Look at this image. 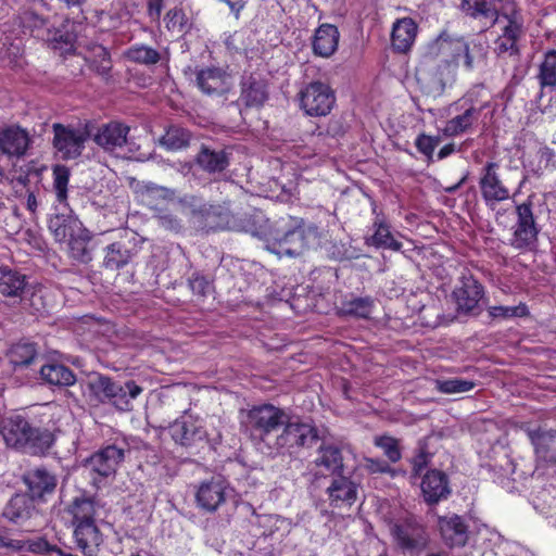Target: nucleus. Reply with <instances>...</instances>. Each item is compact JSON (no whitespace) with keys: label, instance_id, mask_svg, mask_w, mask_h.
I'll return each instance as SVG.
<instances>
[{"label":"nucleus","instance_id":"nucleus-3","mask_svg":"<svg viewBox=\"0 0 556 556\" xmlns=\"http://www.w3.org/2000/svg\"><path fill=\"white\" fill-rule=\"evenodd\" d=\"M241 427L269 454L278 430L286 424V413L271 404L255 405L239 413Z\"/></svg>","mask_w":556,"mask_h":556},{"label":"nucleus","instance_id":"nucleus-26","mask_svg":"<svg viewBox=\"0 0 556 556\" xmlns=\"http://www.w3.org/2000/svg\"><path fill=\"white\" fill-rule=\"evenodd\" d=\"M49 230L53 235L55 241L64 243L74 236L75 232H81L83 224L73 214H55L49 219Z\"/></svg>","mask_w":556,"mask_h":556},{"label":"nucleus","instance_id":"nucleus-36","mask_svg":"<svg viewBox=\"0 0 556 556\" xmlns=\"http://www.w3.org/2000/svg\"><path fill=\"white\" fill-rule=\"evenodd\" d=\"M25 286L24 275L7 267H0V293L5 296H21Z\"/></svg>","mask_w":556,"mask_h":556},{"label":"nucleus","instance_id":"nucleus-35","mask_svg":"<svg viewBox=\"0 0 556 556\" xmlns=\"http://www.w3.org/2000/svg\"><path fill=\"white\" fill-rule=\"evenodd\" d=\"M40 376L46 382L60 387L72 386L76 380L68 367L56 363L43 365L40 368Z\"/></svg>","mask_w":556,"mask_h":556},{"label":"nucleus","instance_id":"nucleus-64","mask_svg":"<svg viewBox=\"0 0 556 556\" xmlns=\"http://www.w3.org/2000/svg\"><path fill=\"white\" fill-rule=\"evenodd\" d=\"M26 204H27V207H28L29 211H31V212L36 211V208H37V199H36V197L33 193L28 194L27 203Z\"/></svg>","mask_w":556,"mask_h":556},{"label":"nucleus","instance_id":"nucleus-43","mask_svg":"<svg viewBox=\"0 0 556 556\" xmlns=\"http://www.w3.org/2000/svg\"><path fill=\"white\" fill-rule=\"evenodd\" d=\"M131 257L128 249L115 242L106 247L103 264L109 269H118L128 264Z\"/></svg>","mask_w":556,"mask_h":556},{"label":"nucleus","instance_id":"nucleus-25","mask_svg":"<svg viewBox=\"0 0 556 556\" xmlns=\"http://www.w3.org/2000/svg\"><path fill=\"white\" fill-rule=\"evenodd\" d=\"M115 390V381L110 377L93 374L88 378L85 394L91 404L99 405L108 403V400L112 396V392Z\"/></svg>","mask_w":556,"mask_h":556},{"label":"nucleus","instance_id":"nucleus-57","mask_svg":"<svg viewBox=\"0 0 556 556\" xmlns=\"http://www.w3.org/2000/svg\"><path fill=\"white\" fill-rule=\"evenodd\" d=\"M190 288L194 294L205 296L211 292L212 286L204 277L195 276L190 280Z\"/></svg>","mask_w":556,"mask_h":556},{"label":"nucleus","instance_id":"nucleus-53","mask_svg":"<svg viewBox=\"0 0 556 556\" xmlns=\"http://www.w3.org/2000/svg\"><path fill=\"white\" fill-rule=\"evenodd\" d=\"M165 24L167 29L181 33L186 24V16L182 10H169L165 17Z\"/></svg>","mask_w":556,"mask_h":556},{"label":"nucleus","instance_id":"nucleus-42","mask_svg":"<svg viewBox=\"0 0 556 556\" xmlns=\"http://www.w3.org/2000/svg\"><path fill=\"white\" fill-rule=\"evenodd\" d=\"M242 101L249 106H260L267 99V92L263 81L250 78L243 84Z\"/></svg>","mask_w":556,"mask_h":556},{"label":"nucleus","instance_id":"nucleus-45","mask_svg":"<svg viewBox=\"0 0 556 556\" xmlns=\"http://www.w3.org/2000/svg\"><path fill=\"white\" fill-rule=\"evenodd\" d=\"M316 464L324 466L328 471L336 472L343 466L340 450L333 445L321 446Z\"/></svg>","mask_w":556,"mask_h":556},{"label":"nucleus","instance_id":"nucleus-31","mask_svg":"<svg viewBox=\"0 0 556 556\" xmlns=\"http://www.w3.org/2000/svg\"><path fill=\"white\" fill-rule=\"evenodd\" d=\"M462 10L469 16L493 23L502 12L495 4V0H462Z\"/></svg>","mask_w":556,"mask_h":556},{"label":"nucleus","instance_id":"nucleus-62","mask_svg":"<svg viewBox=\"0 0 556 556\" xmlns=\"http://www.w3.org/2000/svg\"><path fill=\"white\" fill-rule=\"evenodd\" d=\"M426 464V457L424 455H419L415 458L414 460V469H415V472L418 473L422 466Z\"/></svg>","mask_w":556,"mask_h":556},{"label":"nucleus","instance_id":"nucleus-2","mask_svg":"<svg viewBox=\"0 0 556 556\" xmlns=\"http://www.w3.org/2000/svg\"><path fill=\"white\" fill-rule=\"evenodd\" d=\"M439 60L431 73L419 79L425 91L432 96H441L446 87H451L456 78L458 60L464 58L466 68L472 70L484 61L486 47L482 42L467 43L463 39L440 37L431 48Z\"/></svg>","mask_w":556,"mask_h":556},{"label":"nucleus","instance_id":"nucleus-49","mask_svg":"<svg viewBox=\"0 0 556 556\" xmlns=\"http://www.w3.org/2000/svg\"><path fill=\"white\" fill-rule=\"evenodd\" d=\"M435 383L437 389L445 394L468 392L475 387V383L472 381L460 378L437 380Z\"/></svg>","mask_w":556,"mask_h":556},{"label":"nucleus","instance_id":"nucleus-32","mask_svg":"<svg viewBox=\"0 0 556 556\" xmlns=\"http://www.w3.org/2000/svg\"><path fill=\"white\" fill-rule=\"evenodd\" d=\"M529 437L539 458L556 463V431H531Z\"/></svg>","mask_w":556,"mask_h":556},{"label":"nucleus","instance_id":"nucleus-27","mask_svg":"<svg viewBox=\"0 0 556 556\" xmlns=\"http://www.w3.org/2000/svg\"><path fill=\"white\" fill-rule=\"evenodd\" d=\"M416 35V23L409 17L400 18L393 24L391 34L392 47L399 52H406L412 48Z\"/></svg>","mask_w":556,"mask_h":556},{"label":"nucleus","instance_id":"nucleus-46","mask_svg":"<svg viewBox=\"0 0 556 556\" xmlns=\"http://www.w3.org/2000/svg\"><path fill=\"white\" fill-rule=\"evenodd\" d=\"M374 302L370 299H354L342 304L340 312L346 316L368 318L372 312Z\"/></svg>","mask_w":556,"mask_h":556},{"label":"nucleus","instance_id":"nucleus-48","mask_svg":"<svg viewBox=\"0 0 556 556\" xmlns=\"http://www.w3.org/2000/svg\"><path fill=\"white\" fill-rule=\"evenodd\" d=\"M190 134L179 127H170L162 137L161 143L168 150H180L189 144Z\"/></svg>","mask_w":556,"mask_h":556},{"label":"nucleus","instance_id":"nucleus-17","mask_svg":"<svg viewBox=\"0 0 556 556\" xmlns=\"http://www.w3.org/2000/svg\"><path fill=\"white\" fill-rule=\"evenodd\" d=\"M438 528L443 542L450 547L464 546L468 541V526L458 515L439 517Z\"/></svg>","mask_w":556,"mask_h":556},{"label":"nucleus","instance_id":"nucleus-8","mask_svg":"<svg viewBox=\"0 0 556 556\" xmlns=\"http://www.w3.org/2000/svg\"><path fill=\"white\" fill-rule=\"evenodd\" d=\"M489 106L488 102L479 105L464 98L450 106L451 113H456L441 129L446 137H455L467 131L480 117L481 112Z\"/></svg>","mask_w":556,"mask_h":556},{"label":"nucleus","instance_id":"nucleus-37","mask_svg":"<svg viewBox=\"0 0 556 556\" xmlns=\"http://www.w3.org/2000/svg\"><path fill=\"white\" fill-rule=\"evenodd\" d=\"M536 78L542 89L556 88V49L544 52L539 64Z\"/></svg>","mask_w":556,"mask_h":556},{"label":"nucleus","instance_id":"nucleus-63","mask_svg":"<svg viewBox=\"0 0 556 556\" xmlns=\"http://www.w3.org/2000/svg\"><path fill=\"white\" fill-rule=\"evenodd\" d=\"M227 5L229 7V9L231 10V12L235 13L236 17L238 18L239 17V13L240 11L242 10L243 8V4H240L238 2H232V1H228L227 2Z\"/></svg>","mask_w":556,"mask_h":556},{"label":"nucleus","instance_id":"nucleus-15","mask_svg":"<svg viewBox=\"0 0 556 556\" xmlns=\"http://www.w3.org/2000/svg\"><path fill=\"white\" fill-rule=\"evenodd\" d=\"M496 169L497 165L495 163H488L480 179L481 194L490 207L509 198V190L500 180Z\"/></svg>","mask_w":556,"mask_h":556},{"label":"nucleus","instance_id":"nucleus-58","mask_svg":"<svg viewBox=\"0 0 556 556\" xmlns=\"http://www.w3.org/2000/svg\"><path fill=\"white\" fill-rule=\"evenodd\" d=\"M163 9V0H148L149 15L152 18H160Z\"/></svg>","mask_w":556,"mask_h":556},{"label":"nucleus","instance_id":"nucleus-51","mask_svg":"<svg viewBox=\"0 0 556 556\" xmlns=\"http://www.w3.org/2000/svg\"><path fill=\"white\" fill-rule=\"evenodd\" d=\"M129 60L142 64H155L160 60V54L154 49L147 46H138L127 51Z\"/></svg>","mask_w":556,"mask_h":556},{"label":"nucleus","instance_id":"nucleus-24","mask_svg":"<svg viewBox=\"0 0 556 556\" xmlns=\"http://www.w3.org/2000/svg\"><path fill=\"white\" fill-rule=\"evenodd\" d=\"M74 538L77 547L86 556H96L102 543V535L93 523H77L74 529Z\"/></svg>","mask_w":556,"mask_h":556},{"label":"nucleus","instance_id":"nucleus-52","mask_svg":"<svg viewBox=\"0 0 556 556\" xmlns=\"http://www.w3.org/2000/svg\"><path fill=\"white\" fill-rule=\"evenodd\" d=\"M375 444L380 447L390 462L396 463L401 459V451L396 439L388 435L377 437Z\"/></svg>","mask_w":556,"mask_h":556},{"label":"nucleus","instance_id":"nucleus-23","mask_svg":"<svg viewBox=\"0 0 556 556\" xmlns=\"http://www.w3.org/2000/svg\"><path fill=\"white\" fill-rule=\"evenodd\" d=\"M454 298L460 311L470 312L478 305L483 294L482 286L472 277H464L462 285L454 292Z\"/></svg>","mask_w":556,"mask_h":556},{"label":"nucleus","instance_id":"nucleus-28","mask_svg":"<svg viewBox=\"0 0 556 556\" xmlns=\"http://www.w3.org/2000/svg\"><path fill=\"white\" fill-rule=\"evenodd\" d=\"M24 480L31 497L41 498L46 494L52 493L56 486V478L42 468L29 471Z\"/></svg>","mask_w":556,"mask_h":556},{"label":"nucleus","instance_id":"nucleus-38","mask_svg":"<svg viewBox=\"0 0 556 556\" xmlns=\"http://www.w3.org/2000/svg\"><path fill=\"white\" fill-rule=\"evenodd\" d=\"M74 526L77 523H93L98 514L97 503L89 497H77L70 507Z\"/></svg>","mask_w":556,"mask_h":556},{"label":"nucleus","instance_id":"nucleus-22","mask_svg":"<svg viewBox=\"0 0 556 556\" xmlns=\"http://www.w3.org/2000/svg\"><path fill=\"white\" fill-rule=\"evenodd\" d=\"M339 30L332 24H321L315 31L313 51L321 58H330L338 49Z\"/></svg>","mask_w":556,"mask_h":556},{"label":"nucleus","instance_id":"nucleus-50","mask_svg":"<svg viewBox=\"0 0 556 556\" xmlns=\"http://www.w3.org/2000/svg\"><path fill=\"white\" fill-rule=\"evenodd\" d=\"M70 180V170L67 167L56 165L53 168V187L55 190L56 198L60 202H64L67 199V185Z\"/></svg>","mask_w":556,"mask_h":556},{"label":"nucleus","instance_id":"nucleus-54","mask_svg":"<svg viewBox=\"0 0 556 556\" xmlns=\"http://www.w3.org/2000/svg\"><path fill=\"white\" fill-rule=\"evenodd\" d=\"M439 142V138L427 135H420L416 139V147L420 153L425 154L428 157H431Z\"/></svg>","mask_w":556,"mask_h":556},{"label":"nucleus","instance_id":"nucleus-19","mask_svg":"<svg viewBox=\"0 0 556 556\" xmlns=\"http://www.w3.org/2000/svg\"><path fill=\"white\" fill-rule=\"evenodd\" d=\"M29 143L28 132L18 126L0 130V151L10 159L24 156Z\"/></svg>","mask_w":556,"mask_h":556},{"label":"nucleus","instance_id":"nucleus-39","mask_svg":"<svg viewBox=\"0 0 556 556\" xmlns=\"http://www.w3.org/2000/svg\"><path fill=\"white\" fill-rule=\"evenodd\" d=\"M33 508L31 498L26 495H15L7 505L3 514L9 520L21 522L30 517Z\"/></svg>","mask_w":556,"mask_h":556},{"label":"nucleus","instance_id":"nucleus-14","mask_svg":"<svg viewBox=\"0 0 556 556\" xmlns=\"http://www.w3.org/2000/svg\"><path fill=\"white\" fill-rule=\"evenodd\" d=\"M170 435L181 445H191L206 438L203 421L191 415H184L169 427Z\"/></svg>","mask_w":556,"mask_h":556},{"label":"nucleus","instance_id":"nucleus-12","mask_svg":"<svg viewBox=\"0 0 556 556\" xmlns=\"http://www.w3.org/2000/svg\"><path fill=\"white\" fill-rule=\"evenodd\" d=\"M52 129L53 147L63 160H73L81 154L88 139L86 130L62 124H53Z\"/></svg>","mask_w":556,"mask_h":556},{"label":"nucleus","instance_id":"nucleus-40","mask_svg":"<svg viewBox=\"0 0 556 556\" xmlns=\"http://www.w3.org/2000/svg\"><path fill=\"white\" fill-rule=\"evenodd\" d=\"M90 239V232L83 226L81 232H75L74 236L70 237L63 244L66 245L71 256L74 260L87 262L90 260V255L87 249Z\"/></svg>","mask_w":556,"mask_h":556},{"label":"nucleus","instance_id":"nucleus-33","mask_svg":"<svg viewBox=\"0 0 556 556\" xmlns=\"http://www.w3.org/2000/svg\"><path fill=\"white\" fill-rule=\"evenodd\" d=\"M0 549L5 553L31 552L43 553L49 551V544L43 539L21 541L12 539L7 532H0Z\"/></svg>","mask_w":556,"mask_h":556},{"label":"nucleus","instance_id":"nucleus-16","mask_svg":"<svg viewBox=\"0 0 556 556\" xmlns=\"http://www.w3.org/2000/svg\"><path fill=\"white\" fill-rule=\"evenodd\" d=\"M518 222L514 231L511 244L517 249H525L533 244L536 240L538 230L535 228L531 205L522 203L516 208Z\"/></svg>","mask_w":556,"mask_h":556},{"label":"nucleus","instance_id":"nucleus-29","mask_svg":"<svg viewBox=\"0 0 556 556\" xmlns=\"http://www.w3.org/2000/svg\"><path fill=\"white\" fill-rule=\"evenodd\" d=\"M372 228L374 233L365 239L367 245L392 251L401 250L402 243L394 238L390 226L382 218L377 217L372 224Z\"/></svg>","mask_w":556,"mask_h":556},{"label":"nucleus","instance_id":"nucleus-13","mask_svg":"<svg viewBox=\"0 0 556 556\" xmlns=\"http://www.w3.org/2000/svg\"><path fill=\"white\" fill-rule=\"evenodd\" d=\"M391 534L403 549L415 551L426 544L424 528L415 519L408 518L394 522L390 527Z\"/></svg>","mask_w":556,"mask_h":556},{"label":"nucleus","instance_id":"nucleus-4","mask_svg":"<svg viewBox=\"0 0 556 556\" xmlns=\"http://www.w3.org/2000/svg\"><path fill=\"white\" fill-rule=\"evenodd\" d=\"M0 433L8 446L28 448L31 453L48 448L52 442L49 432L33 429L28 421L18 415L3 418L0 421Z\"/></svg>","mask_w":556,"mask_h":556},{"label":"nucleus","instance_id":"nucleus-7","mask_svg":"<svg viewBox=\"0 0 556 556\" xmlns=\"http://www.w3.org/2000/svg\"><path fill=\"white\" fill-rule=\"evenodd\" d=\"M275 437L269 454H280L292 447L311 446L317 440V431L307 422H288Z\"/></svg>","mask_w":556,"mask_h":556},{"label":"nucleus","instance_id":"nucleus-6","mask_svg":"<svg viewBox=\"0 0 556 556\" xmlns=\"http://www.w3.org/2000/svg\"><path fill=\"white\" fill-rule=\"evenodd\" d=\"M194 496L201 510L214 513L226 502L235 500V490L225 479L214 477L200 483Z\"/></svg>","mask_w":556,"mask_h":556},{"label":"nucleus","instance_id":"nucleus-55","mask_svg":"<svg viewBox=\"0 0 556 556\" xmlns=\"http://www.w3.org/2000/svg\"><path fill=\"white\" fill-rule=\"evenodd\" d=\"M363 466L370 473H390L392 476L395 473V470H393L388 463L381 459L369 457L365 458Z\"/></svg>","mask_w":556,"mask_h":556},{"label":"nucleus","instance_id":"nucleus-1","mask_svg":"<svg viewBox=\"0 0 556 556\" xmlns=\"http://www.w3.org/2000/svg\"><path fill=\"white\" fill-rule=\"evenodd\" d=\"M245 231L263 239L266 249L279 257L299 256L306 249L318 244L317 227L291 216L270 222L262 212H256Z\"/></svg>","mask_w":556,"mask_h":556},{"label":"nucleus","instance_id":"nucleus-60","mask_svg":"<svg viewBox=\"0 0 556 556\" xmlns=\"http://www.w3.org/2000/svg\"><path fill=\"white\" fill-rule=\"evenodd\" d=\"M455 151V146L453 143L445 144L443 148L440 149L437 159L443 160L451 155Z\"/></svg>","mask_w":556,"mask_h":556},{"label":"nucleus","instance_id":"nucleus-30","mask_svg":"<svg viewBox=\"0 0 556 556\" xmlns=\"http://www.w3.org/2000/svg\"><path fill=\"white\" fill-rule=\"evenodd\" d=\"M330 501L336 506L352 505L357 495V489L353 481L345 477H337L328 488Z\"/></svg>","mask_w":556,"mask_h":556},{"label":"nucleus","instance_id":"nucleus-34","mask_svg":"<svg viewBox=\"0 0 556 556\" xmlns=\"http://www.w3.org/2000/svg\"><path fill=\"white\" fill-rule=\"evenodd\" d=\"M115 387L116 390L112 392L108 403L113 404L119 410H130L132 408L131 401L141 394L142 388L135 381H128L124 386L115 382Z\"/></svg>","mask_w":556,"mask_h":556},{"label":"nucleus","instance_id":"nucleus-56","mask_svg":"<svg viewBox=\"0 0 556 556\" xmlns=\"http://www.w3.org/2000/svg\"><path fill=\"white\" fill-rule=\"evenodd\" d=\"M48 40L53 43L54 48L64 51L71 50L74 46V36L68 33L59 35V31H56L52 37H49Z\"/></svg>","mask_w":556,"mask_h":556},{"label":"nucleus","instance_id":"nucleus-59","mask_svg":"<svg viewBox=\"0 0 556 556\" xmlns=\"http://www.w3.org/2000/svg\"><path fill=\"white\" fill-rule=\"evenodd\" d=\"M159 219H160L161 225L167 229L177 230L180 228L179 222L172 216L160 215Z\"/></svg>","mask_w":556,"mask_h":556},{"label":"nucleus","instance_id":"nucleus-10","mask_svg":"<svg viewBox=\"0 0 556 556\" xmlns=\"http://www.w3.org/2000/svg\"><path fill=\"white\" fill-rule=\"evenodd\" d=\"M126 452L128 448L124 442L109 444L87 458L84 466L99 478H109L115 475L124 462Z\"/></svg>","mask_w":556,"mask_h":556},{"label":"nucleus","instance_id":"nucleus-5","mask_svg":"<svg viewBox=\"0 0 556 556\" xmlns=\"http://www.w3.org/2000/svg\"><path fill=\"white\" fill-rule=\"evenodd\" d=\"M300 108L309 116L328 115L336 102L334 91L321 81L307 84L299 93Z\"/></svg>","mask_w":556,"mask_h":556},{"label":"nucleus","instance_id":"nucleus-21","mask_svg":"<svg viewBox=\"0 0 556 556\" xmlns=\"http://www.w3.org/2000/svg\"><path fill=\"white\" fill-rule=\"evenodd\" d=\"M424 498L429 504H435L450 494L447 476L437 469L428 471L421 481Z\"/></svg>","mask_w":556,"mask_h":556},{"label":"nucleus","instance_id":"nucleus-44","mask_svg":"<svg viewBox=\"0 0 556 556\" xmlns=\"http://www.w3.org/2000/svg\"><path fill=\"white\" fill-rule=\"evenodd\" d=\"M199 165L211 173L222 172L228 165V160L223 151H213L203 148L198 155Z\"/></svg>","mask_w":556,"mask_h":556},{"label":"nucleus","instance_id":"nucleus-20","mask_svg":"<svg viewBox=\"0 0 556 556\" xmlns=\"http://www.w3.org/2000/svg\"><path fill=\"white\" fill-rule=\"evenodd\" d=\"M198 87L207 94H220L230 88L229 75L218 67H206L197 72Z\"/></svg>","mask_w":556,"mask_h":556},{"label":"nucleus","instance_id":"nucleus-11","mask_svg":"<svg viewBox=\"0 0 556 556\" xmlns=\"http://www.w3.org/2000/svg\"><path fill=\"white\" fill-rule=\"evenodd\" d=\"M500 27L501 35L495 41V50L498 53H517V40L522 31V24L514 4L506 7L501 16L492 23Z\"/></svg>","mask_w":556,"mask_h":556},{"label":"nucleus","instance_id":"nucleus-61","mask_svg":"<svg viewBox=\"0 0 556 556\" xmlns=\"http://www.w3.org/2000/svg\"><path fill=\"white\" fill-rule=\"evenodd\" d=\"M12 165L11 159L0 151V176L4 175L5 170Z\"/></svg>","mask_w":556,"mask_h":556},{"label":"nucleus","instance_id":"nucleus-47","mask_svg":"<svg viewBox=\"0 0 556 556\" xmlns=\"http://www.w3.org/2000/svg\"><path fill=\"white\" fill-rule=\"evenodd\" d=\"M488 314L493 319L507 320L516 317H525L529 314V309L525 303H519L515 306L493 305L488 307Z\"/></svg>","mask_w":556,"mask_h":556},{"label":"nucleus","instance_id":"nucleus-9","mask_svg":"<svg viewBox=\"0 0 556 556\" xmlns=\"http://www.w3.org/2000/svg\"><path fill=\"white\" fill-rule=\"evenodd\" d=\"M155 200L167 201L174 207H178L184 214L203 215L208 212L207 205L194 195H186L179 201H175L172 190L152 184L147 185L141 193V201L151 208H156Z\"/></svg>","mask_w":556,"mask_h":556},{"label":"nucleus","instance_id":"nucleus-41","mask_svg":"<svg viewBox=\"0 0 556 556\" xmlns=\"http://www.w3.org/2000/svg\"><path fill=\"white\" fill-rule=\"evenodd\" d=\"M36 354L34 344L20 342L13 344L7 355L10 364L16 369L29 365L35 359Z\"/></svg>","mask_w":556,"mask_h":556},{"label":"nucleus","instance_id":"nucleus-18","mask_svg":"<svg viewBox=\"0 0 556 556\" xmlns=\"http://www.w3.org/2000/svg\"><path fill=\"white\" fill-rule=\"evenodd\" d=\"M128 132V126L118 122H112L99 128L94 136V141L104 151L115 153L126 146Z\"/></svg>","mask_w":556,"mask_h":556}]
</instances>
